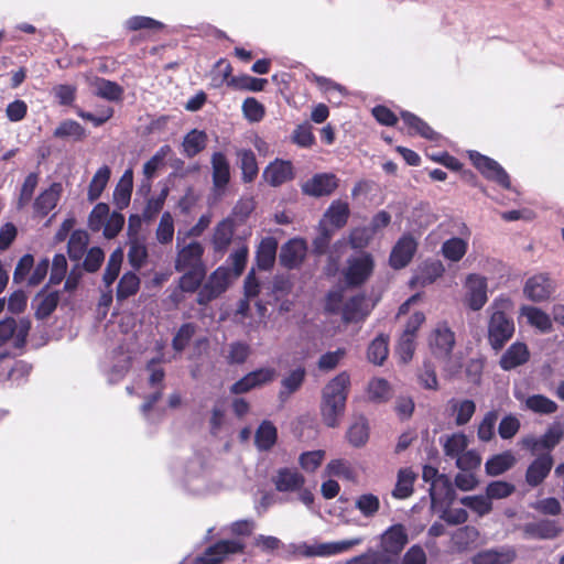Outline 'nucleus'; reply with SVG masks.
<instances>
[{
    "label": "nucleus",
    "instance_id": "nucleus-32",
    "mask_svg": "<svg viewBox=\"0 0 564 564\" xmlns=\"http://www.w3.org/2000/svg\"><path fill=\"white\" fill-rule=\"evenodd\" d=\"M236 154L239 159L242 182L252 183L259 174V166L254 152L250 149H240Z\"/></svg>",
    "mask_w": 564,
    "mask_h": 564
},
{
    "label": "nucleus",
    "instance_id": "nucleus-43",
    "mask_svg": "<svg viewBox=\"0 0 564 564\" xmlns=\"http://www.w3.org/2000/svg\"><path fill=\"white\" fill-rule=\"evenodd\" d=\"M416 475L409 468L400 469L398 480L392 491V496L397 499H406L413 494V485Z\"/></svg>",
    "mask_w": 564,
    "mask_h": 564
},
{
    "label": "nucleus",
    "instance_id": "nucleus-6",
    "mask_svg": "<svg viewBox=\"0 0 564 564\" xmlns=\"http://www.w3.org/2000/svg\"><path fill=\"white\" fill-rule=\"evenodd\" d=\"M232 276L229 267H218L199 289L196 299L197 303L199 305H207L213 300L220 296L228 289Z\"/></svg>",
    "mask_w": 564,
    "mask_h": 564
},
{
    "label": "nucleus",
    "instance_id": "nucleus-33",
    "mask_svg": "<svg viewBox=\"0 0 564 564\" xmlns=\"http://www.w3.org/2000/svg\"><path fill=\"white\" fill-rule=\"evenodd\" d=\"M521 315L527 317L528 324L535 327L541 333L546 334L552 330V321L549 314L539 307L523 305L521 307Z\"/></svg>",
    "mask_w": 564,
    "mask_h": 564
},
{
    "label": "nucleus",
    "instance_id": "nucleus-55",
    "mask_svg": "<svg viewBox=\"0 0 564 564\" xmlns=\"http://www.w3.org/2000/svg\"><path fill=\"white\" fill-rule=\"evenodd\" d=\"M369 437V426L365 419H360L355 422L349 430L347 431V440L348 442L356 446H362L366 444Z\"/></svg>",
    "mask_w": 564,
    "mask_h": 564
},
{
    "label": "nucleus",
    "instance_id": "nucleus-15",
    "mask_svg": "<svg viewBox=\"0 0 564 564\" xmlns=\"http://www.w3.org/2000/svg\"><path fill=\"white\" fill-rule=\"evenodd\" d=\"M204 247L198 241H192L177 251L175 270L183 272L189 269H206L203 261Z\"/></svg>",
    "mask_w": 564,
    "mask_h": 564
},
{
    "label": "nucleus",
    "instance_id": "nucleus-5",
    "mask_svg": "<svg viewBox=\"0 0 564 564\" xmlns=\"http://www.w3.org/2000/svg\"><path fill=\"white\" fill-rule=\"evenodd\" d=\"M467 154L471 164L485 178L497 183L506 189L511 187L509 174L496 160L475 150H469Z\"/></svg>",
    "mask_w": 564,
    "mask_h": 564
},
{
    "label": "nucleus",
    "instance_id": "nucleus-13",
    "mask_svg": "<svg viewBox=\"0 0 564 564\" xmlns=\"http://www.w3.org/2000/svg\"><path fill=\"white\" fill-rule=\"evenodd\" d=\"M416 250V240L410 234L402 235L390 252V267L394 270L405 268L412 261Z\"/></svg>",
    "mask_w": 564,
    "mask_h": 564
},
{
    "label": "nucleus",
    "instance_id": "nucleus-48",
    "mask_svg": "<svg viewBox=\"0 0 564 564\" xmlns=\"http://www.w3.org/2000/svg\"><path fill=\"white\" fill-rule=\"evenodd\" d=\"M140 289V279L134 272H126L117 285V300L123 301L134 295Z\"/></svg>",
    "mask_w": 564,
    "mask_h": 564
},
{
    "label": "nucleus",
    "instance_id": "nucleus-61",
    "mask_svg": "<svg viewBox=\"0 0 564 564\" xmlns=\"http://www.w3.org/2000/svg\"><path fill=\"white\" fill-rule=\"evenodd\" d=\"M355 507L366 518L373 517L380 509V500L373 494H364L355 502Z\"/></svg>",
    "mask_w": 564,
    "mask_h": 564
},
{
    "label": "nucleus",
    "instance_id": "nucleus-18",
    "mask_svg": "<svg viewBox=\"0 0 564 564\" xmlns=\"http://www.w3.org/2000/svg\"><path fill=\"white\" fill-rule=\"evenodd\" d=\"M433 355L438 358H448L455 346V334L446 323L438 324L430 339Z\"/></svg>",
    "mask_w": 564,
    "mask_h": 564
},
{
    "label": "nucleus",
    "instance_id": "nucleus-59",
    "mask_svg": "<svg viewBox=\"0 0 564 564\" xmlns=\"http://www.w3.org/2000/svg\"><path fill=\"white\" fill-rule=\"evenodd\" d=\"M155 236L158 241L162 245L172 242L174 236V220L170 212L162 214Z\"/></svg>",
    "mask_w": 564,
    "mask_h": 564
},
{
    "label": "nucleus",
    "instance_id": "nucleus-11",
    "mask_svg": "<svg viewBox=\"0 0 564 564\" xmlns=\"http://www.w3.org/2000/svg\"><path fill=\"white\" fill-rule=\"evenodd\" d=\"M339 186V178L334 173H316L301 185L302 193L311 197L332 195Z\"/></svg>",
    "mask_w": 564,
    "mask_h": 564
},
{
    "label": "nucleus",
    "instance_id": "nucleus-52",
    "mask_svg": "<svg viewBox=\"0 0 564 564\" xmlns=\"http://www.w3.org/2000/svg\"><path fill=\"white\" fill-rule=\"evenodd\" d=\"M467 248V241L455 237L443 242L442 253L446 259L457 262L466 254Z\"/></svg>",
    "mask_w": 564,
    "mask_h": 564
},
{
    "label": "nucleus",
    "instance_id": "nucleus-20",
    "mask_svg": "<svg viewBox=\"0 0 564 564\" xmlns=\"http://www.w3.org/2000/svg\"><path fill=\"white\" fill-rule=\"evenodd\" d=\"M466 303L473 311H479L487 302V280L478 274H469L466 279Z\"/></svg>",
    "mask_w": 564,
    "mask_h": 564
},
{
    "label": "nucleus",
    "instance_id": "nucleus-17",
    "mask_svg": "<svg viewBox=\"0 0 564 564\" xmlns=\"http://www.w3.org/2000/svg\"><path fill=\"white\" fill-rule=\"evenodd\" d=\"M263 180L272 187H278L295 177L291 161L275 159L270 162L262 173Z\"/></svg>",
    "mask_w": 564,
    "mask_h": 564
},
{
    "label": "nucleus",
    "instance_id": "nucleus-42",
    "mask_svg": "<svg viewBox=\"0 0 564 564\" xmlns=\"http://www.w3.org/2000/svg\"><path fill=\"white\" fill-rule=\"evenodd\" d=\"M53 135L56 139H73L74 141H82L86 137V131L79 122L73 119H66L58 124L54 130Z\"/></svg>",
    "mask_w": 564,
    "mask_h": 564
},
{
    "label": "nucleus",
    "instance_id": "nucleus-30",
    "mask_svg": "<svg viewBox=\"0 0 564 564\" xmlns=\"http://www.w3.org/2000/svg\"><path fill=\"white\" fill-rule=\"evenodd\" d=\"M306 378V369L303 366H299L291 370L282 380L281 389L279 391V399L286 401L292 394L297 392Z\"/></svg>",
    "mask_w": 564,
    "mask_h": 564
},
{
    "label": "nucleus",
    "instance_id": "nucleus-38",
    "mask_svg": "<svg viewBox=\"0 0 564 564\" xmlns=\"http://www.w3.org/2000/svg\"><path fill=\"white\" fill-rule=\"evenodd\" d=\"M278 432L272 422L264 420L256 431L254 444L261 451L270 449L276 442Z\"/></svg>",
    "mask_w": 564,
    "mask_h": 564
},
{
    "label": "nucleus",
    "instance_id": "nucleus-4",
    "mask_svg": "<svg viewBox=\"0 0 564 564\" xmlns=\"http://www.w3.org/2000/svg\"><path fill=\"white\" fill-rule=\"evenodd\" d=\"M409 542L408 531L402 523L390 525L380 535L381 554L386 555L389 564H397L400 554Z\"/></svg>",
    "mask_w": 564,
    "mask_h": 564
},
{
    "label": "nucleus",
    "instance_id": "nucleus-19",
    "mask_svg": "<svg viewBox=\"0 0 564 564\" xmlns=\"http://www.w3.org/2000/svg\"><path fill=\"white\" fill-rule=\"evenodd\" d=\"M525 538L535 540H553L562 533V528L555 520L541 519L528 522L522 527Z\"/></svg>",
    "mask_w": 564,
    "mask_h": 564
},
{
    "label": "nucleus",
    "instance_id": "nucleus-31",
    "mask_svg": "<svg viewBox=\"0 0 564 564\" xmlns=\"http://www.w3.org/2000/svg\"><path fill=\"white\" fill-rule=\"evenodd\" d=\"M248 254L249 247L247 245L246 238L242 236H237L236 248L227 259V262L231 264L230 270L234 278H238L243 273L248 261Z\"/></svg>",
    "mask_w": 564,
    "mask_h": 564
},
{
    "label": "nucleus",
    "instance_id": "nucleus-37",
    "mask_svg": "<svg viewBox=\"0 0 564 564\" xmlns=\"http://www.w3.org/2000/svg\"><path fill=\"white\" fill-rule=\"evenodd\" d=\"M34 302H36L34 312L35 317L41 321L45 319L56 310L59 302V293L58 291L51 293L45 292L41 296L36 295Z\"/></svg>",
    "mask_w": 564,
    "mask_h": 564
},
{
    "label": "nucleus",
    "instance_id": "nucleus-63",
    "mask_svg": "<svg viewBox=\"0 0 564 564\" xmlns=\"http://www.w3.org/2000/svg\"><path fill=\"white\" fill-rule=\"evenodd\" d=\"M37 183H39V174L37 173H30L26 175V177L24 178V182L21 186V189H20V195H19V200H18L19 208L26 206L31 202L34 191L37 186Z\"/></svg>",
    "mask_w": 564,
    "mask_h": 564
},
{
    "label": "nucleus",
    "instance_id": "nucleus-1",
    "mask_svg": "<svg viewBox=\"0 0 564 564\" xmlns=\"http://www.w3.org/2000/svg\"><path fill=\"white\" fill-rule=\"evenodd\" d=\"M350 389V376L343 371L334 377L323 389L321 412L324 423L328 427L339 425L344 415L348 392Z\"/></svg>",
    "mask_w": 564,
    "mask_h": 564
},
{
    "label": "nucleus",
    "instance_id": "nucleus-40",
    "mask_svg": "<svg viewBox=\"0 0 564 564\" xmlns=\"http://www.w3.org/2000/svg\"><path fill=\"white\" fill-rule=\"evenodd\" d=\"M444 271L445 269L441 261H426L420 268V272L412 282L423 286L432 284L437 278L442 276Z\"/></svg>",
    "mask_w": 564,
    "mask_h": 564
},
{
    "label": "nucleus",
    "instance_id": "nucleus-36",
    "mask_svg": "<svg viewBox=\"0 0 564 564\" xmlns=\"http://www.w3.org/2000/svg\"><path fill=\"white\" fill-rule=\"evenodd\" d=\"M451 410L455 415V424L463 426L469 423L476 412V403L470 399L465 400H451Z\"/></svg>",
    "mask_w": 564,
    "mask_h": 564
},
{
    "label": "nucleus",
    "instance_id": "nucleus-39",
    "mask_svg": "<svg viewBox=\"0 0 564 564\" xmlns=\"http://www.w3.org/2000/svg\"><path fill=\"white\" fill-rule=\"evenodd\" d=\"M389 355V337L378 335L369 345L367 350L368 360L373 365L381 366Z\"/></svg>",
    "mask_w": 564,
    "mask_h": 564
},
{
    "label": "nucleus",
    "instance_id": "nucleus-35",
    "mask_svg": "<svg viewBox=\"0 0 564 564\" xmlns=\"http://www.w3.org/2000/svg\"><path fill=\"white\" fill-rule=\"evenodd\" d=\"M553 460H532L525 473V481L530 487H538L549 476Z\"/></svg>",
    "mask_w": 564,
    "mask_h": 564
},
{
    "label": "nucleus",
    "instance_id": "nucleus-51",
    "mask_svg": "<svg viewBox=\"0 0 564 564\" xmlns=\"http://www.w3.org/2000/svg\"><path fill=\"white\" fill-rule=\"evenodd\" d=\"M183 272L178 282L180 289L187 293L197 291L206 276V269H189Z\"/></svg>",
    "mask_w": 564,
    "mask_h": 564
},
{
    "label": "nucleus",
    "instance_id": "nucleus-8",
    "mask_svg": "<svg viewBox=\"0 0 564 564\" xmlns=\"http://www.w3.org/2000/svg\"><path fill=\"white\" fill-rule=\"evenodd\" d=\"M236 228L237 223L232 216H227L215 225L210 237V246L215 256L223 258L231 243L236 245Z\"/></svg>",
    "mask_w": 564,
    "mask_h": 564
},
{
    "label": "nucleus",
    "instance_id": "nucleus-28",
    "mask_svg": "<svg viewBox=\"0 0 564 564\" xmlns=\"http://www.w3.org/2000/svg\"><path fill=\"white\" fill-rule=\"evenodd\" d=\"M401 119L408 128L409 135H420L424 139L434 141L438 139V133L435 132L426 121L416 115L403 110L400 112Z\"/></svg>",
    "mask_w": 564,
    "mask_h": 564
},
{
    "label": "nucleus",
    "instance_id": "nucleus-46",
    "mask_svg": "<svg viewBox=\"0 0 564 564\" xmlns=\"http://www.w3.org/2000/svg\"><path fill=\"white\" fill-rule=\"evenodd\" d=\"M148 249L138 237H131L129 241L128 261L134 270H140L147 262Z\"/></svg>",
    "mask_w": 564,
    "mask_h": 564
},
{
    "label": "nucleus",
    "instance_id": "nucleus-23",
    "mask_svg": "<svg viewBox=\"0 0 564 564\" xmlns=\"http://www.w3.org/2000/svg\"><path fill=\"white\" fill-rule=\"evenodd\" d=\"M214 188L223 192L230 182V164L225 153L214 152L210 159Z\"/></svg>",
    "mask_w": 564,
    "mask_h": 564
},
{
    "label": "nucleus",
    "instance_id": "nucleus-53",
    "mask_svg": "<svg viewBox=\"0 0 564 564\" xmlns=\"http://www.w3.org/2000/svg\"><path fill=\"white\" fill-rule=\"evenodd\" d=\"M123 259V253L120 249L115 250L107 262V267L104 272L102 281L106 285V288H110L111 284L117 280L121 263Z\"/></svg>",
    "mask_w": 564,
    "mask_h": 564
},
{
    "label": "nucleus",
    "instance_id": "nucleus-64",
    "mask_svg": "<svg viewBox=\"0 0 564 564\" xmlns=\"http://www.w3.org/2000/svg\"><path fill=\"white\" fill-rule=\"evenodd\" d=\"M346 564H389V562L378 550L368 549L365 553L349 558Z\"/></svg>",
    "mask_w": 564,
    "mask_h": 564
},
{
    "label": "nucleus",
    "instance_id": "nucleus-12",
    "mask_svg": "<svg viewBox=\"0 0 564 564\" xmlns=\"http://www.w3.org/2000/svg\"><path fill=\"white\" fill-rule=\"evenodd\" d=\"M276 376V371L274 368H259L251 372H248L246 376H243L241 379L236 381L230 387V392L232 394H243L252 389L262 387L271 381L274 380Z\"/></svg>",
    "mask_w": 564,
    "mask_h": 564
},
{
    "label": "nucleus",
    "instance_id": "nucleus-26",
    "mask_svg": "<svg viewBox=\"0 0 564 564\" xmlns=\"http://www.w3.org/2000/svg\"><path fill=\"white\" fill-rule=\"evenodd\" d=\"M468 443L469 441L464 433H454L445 437L443 443L444 453L451 458H479L473 451L465 454Z\"/></svg>",
    "mask_w": 564,
    "mask_h": 564
},
{
    "label": "nucleus",
    "instance_id": "nucleus-49",
    "mask_svg": "<svg viewBox=\"0 0 564 564\" xmlns=\"http://www.w3.org/2000/svg\"><path fill=\"white\" fill-rule=\"evenodd\" d=\"M88 235L83 230L72 232L67 242V253L72 260H79L84 256L88 246Z\"/></svg>",
    "mask_w": 564,
    "mask_h": 564
},
{
    "label": "nucleus",
    "instance_id": "nucleus-25",
    "mask_svg": "<svg viewBox=\"0 0 564 564\" xmlns=\"http://www.w3.org/2000/svg\"><path fill=\"white\" fill-rule=\"evenodd\" d=\"M275 489L280 492H293L302 489L304 476L296 469L281 468L272 479Z\"/></svg>",
    "mask_w": 564,
    "mask_h": 564
},
{
    "label": "nucleus",
    "instance_id": "nucleus-58",
    "mask_svg": "<svg viewBox=\"0 0 564 564\" xmlns=\"http://www.w3.org/2000/svg\"><path fill=\"white\" fill-rule=\"evenodd\" d=\"M334 231L324 225H319L318 235L312 241V252L316 257L327 253Z\"/></svg>",
    "mask_w": 564,
    "mask_h": 564
},
{
    "label": "nucleus",
    "instance_id": "nucleus-27",
    "mask_svg": "<svg viewBox=\"0 0 564 564\" xmlns=\"http://www.w3.org/2000/svg\"><path fill=\"white\" fill-rule=\"evenodd\" d=\"M481 460H456L460 471L455 476V485L458 489L473 490L478 485L474 470L480 468Z\"/></svg>",
    "mask_w": 564,
    "mask_h": 564
},
{
    "label": "nucleus",
    "instance_id": "nucleus-3",
    "mask_svg": "<svg viewBox=\"0 0 564 564\" xmlns=\"http://www.w3.org/2000/svg\"><path fill=\"white\" fill-rule=\"evenodd\" d=\"M375 267V258L368 251L350 256L343 270L346 285L351 289L360 288L372 276Z\"/></svg>",
    "mask_w": 564,
    "mask_h": 564
},
{
    "label": "nucleus",
    "instance_id": "nucleus-62",
    "mask_svg": "<svg viewBox=\"0 0 564 564\" xmlns=\"http://www.w3.org/2000/svg\"><path fill=\"white\" fill-rule=\"evenodd\" d=\"M109 217V206L105 203H98L89 214L88 227L91 231L98 232L106 224Z\"/></svg>",
    "mask_w": 564,
    "mask_h": 564
},
{
    "label": "nucleus",
    "instance_id": "nucleus-2",
    "mask_svg": "<svg viewBox=\"0 0 564 564\" xmlns=\"http://www.w3.org/2000/svg\"><path fill=\"white\" fill-rule=\"evenodd\" d=\"M510 305L509 300L499 299L495 300L489 307L491 314L488 322V343L496 351L505 347L516 330L512 317L505 312Z\"/></svg>",
    "mask_w": 564,
    "mask_h": 564
},
{
    "label": "nucleus",
    "instance_id": "nucleus-54",
    "mask_svg": "<svg viewBox=\"0 0 564 564\" xmlns=\"http://www.w3.org/2000/svg\"><path fill=\"white\" fill-rule=\"evenodd\" d=\"M368 395L375 402H386L391 397V387L386 379L375 378L368 384Z\"/></svg>",
    "mask_w": 564,
    "mask_h": 564
},
{
    "label": "nucleus",
    "instance_id": "nucleus-10",
    "mask_svg": "<svg viewBox=\"0 0 564 564\" xmlns=\"http://www.w3.org/2000/svg\"><path fill=\"white\" fill-rule=\"evenodd\" d=\"M360 543L361 539L316 544L302 543L297 546L296 553L303 557H327L344 553Z\"/></svg>",
    "mask_w": 564,
    "mask_h": 564
},
{
    "label": "nucleus",
    "instance_id": "nucleus-47",
    "mask_svg": "<svg viewBox=\"0 0 564 564\" xmlns=\"http://www.w3.org/2000/svg\"><path fill=\"white\" fill-rule=\"evenodd\" d=\"M67 271V260L64 254L56 253L53 257L52 270L48 279V283L37 293V296H41L43 293L47 292L50 285L59 284L66 275Z\"/></svg>",
    "mask_w": 564,
    "mask_h": 564
},
{
    "label": "nucleus",
    "instance_id": "nucleus-24",
    "mask_svg": "<svg viewBox=\"0 0 564 564\" xmlns=\"http://www.w3.org/2000/svg\"><path fill=\"white\" fill-rule=\"evenodd\" d=\"M530 359V350L527 344L516 341L511 344L502 354L499 366L505 371H510L519 366L527 364Z\"/></svg>",
    "mask_w": 564,
    "mask_h": 564
},
{
    "label": "nucleus",
    "instance_id": "nucleus-44",
    "mask_svg": "<svg viewBox=\"0 0 564 564\" xmlns=\"http://www.w3.org/2000/svg\"><path fill=\"white\" fill-rule=\"evenodd\" d=\"M110 175L111 171L108 165H102L97 170L88 186V199L90 202H95L101 196Z\"/></svg>",
    "mask_w": 564,
    "mask_h": 564
},
{
    "label": "nucleus",
    "instance_id": "nucleus-9",
    "mask_svg": "<svg viewBox=\"0 0 564 564\" xmlns=\"http://www.w3.org/2000/svg\"><path fill=\"white\" fill-rule=\"evenodd\" d=\"M245 544L238 540H220L208 546L192 564H220L228 555L242 553Z\"/></svg>",
    "mask_w": 564,
    "mask_h": 564
},
{
    "label": "nucleus",
    "instance_id": "nucleus-21",
    "mask_svg": "<svg viewBox=\"0 0 564 564\" xmlns=\"http://www.w3.org/2000/svg\"><path fill=\"white\" fill-rule=\"evenodd\" d=\"M523 292L533 302L547 300L554 292V286L547 274H535L527 280Z\"/></svg>",
    "mask_w": 564,
    "mask_h": 564
},
{
    "label": "nucleus",
    "instance_id": "nucleus-60",
    "mask_svg": "<svg viewBox=\"0 0 564 564\" xmlns=\"http://www.w3.org/2000/svg\"><path fill=\"white\" fill-rule=\"evenodd\" d=\"M196 332L194 323H184L172 339V347L175 351H183L189 344L192 337Z\"/></svg>",
    "mask_w": 564,
    "mask_h": 564
},
{
    "label": "nucleus",
    "instance_id": "nucleus-57",
    "mask_svg": "<svg viewBox=\"0 0 564 564\" xmlns=\"http://www.w3.org/2000/svg\"><path fill=\"white\" fill-rule=\"evenodd\" d=\"M499 413L496 410L488 411L478 425L477 436L480 441L488 442L495 435V426L498 421Z\"/></svg>",
    "mask_w": 564,
    "mask_h": 564
},
{
    "label": "nucleus",
    "instance_id": "nucleus-22",
    "mask_svg": "<svg viewBox=\"0 0 564 564\" xmlns=\"http://www.w3.org/2000/svg\"><path fill=\"white\" fill-rule=\"evenodd\" d=\"M63 193V186L54 182L48 188L40 193L33 203L34 214L41 218L46 217L57 205Z\"/></svg>",
    "mask_w": 564,
    "mask_h": 564
},
{
    "label": "nucleus",
    "instance_id": "nucleus-50",
    "mask_svg": "<svg viewBox=\"0 0 564 564\" xmlns=\"http://www.w3.org/2000/svg\"><path fill=\"white\" fill-rule=\"evenodd\" d=\"M268 85V79L239 75L230 79V88L235 90L262 91Z\"/></svg>",
    "mask_w": 564,
    "mask_h": 564
},
{
    "label": "nucleus",
    "instance_id": "nucleus-41",
    "mask_svg": "<svg viewBox=\"0 0 564 564\" xmlns=\"http://www.w3.org/2000/svg\"><path fill=\"white\" fill-rule=\"evenodd\" d=\"M206 142L207 134L204 131L193 129L184 137L182 143L184 154L187 158H194L205 149Z\"/></svg>",
    "mask_w": 564,
    "mask_h": 564
},
{
    "label": "nucleus",
    "instance_id": "nucleus-56",
    "mask_svg": "<svg viewBox=\"0 0 564 564\" xmlns=\"http://www.w3.org/2000/svg\"><path fill=\"white\" fill-rule=\"evenodd\" d=\"M460 502L477 513L479 517L488 514L492 510V502L488 496H466L460 499Z\"/></svg>",
    "mask_w": 564,
    "mask_h": 564
},
{
    "label": "nucleus",
    "instance_id": "nucleus-7",
    "mask_svg": "<svg viewBox=\"0 0 564 564\" xmlns=\"http://www.w3.org/2000/svg\"><path fill=\"white\" fill-rule=\"evenodd\" d=\"M564 431L560 423L551 424L540 437L528 436L523 438V446L539 458H552L550 453L563 438Z\"/></svg>",
    "mask_w": 564,
    "mask_h": 564
},
{
    "label": "nucleus",
    "instance_id": "nucleus-16",
    "mask_svg": "<svg viewBox=\"0 0 564 564\" xmlns=\"http://www.w3.org/2000/svg\"><path fill=\"white\" fill-rule=\"evenodd\" d=\"M422 478L430 486V497L433 502H438L446 499L452 492V485L449 479L438 473L437 467L425 465L423 467Z\"/></svg>",
    "mask_w": 564,
    "mask_h": 564
},
{
    "label": "nucleus",
    "instance_id": "nucleus-14",
    "mask_svg": "<svg viewBox=\"0 0 564 564\" xmlns=\"http://www.w3.org/2000/svg\"><path fill=\"white\" fill-rule=\"evenodd\" d=\"M306 253V241L303 238H292L281 247L279 254L280 264L288 270L297 269L304 262Z\"/></svg>",
    "mask_w": 564,
    "mask_h": 564
},
{
    "label": "nucleus",
    "instance_id": "nucleus-29",
    "mask_svg": "<svg viewBox=\"0 0 564 564\" xmlns=\"http://www.w3.org/2000/svg\"><path fill=\"white\" fill-rule=\"evenodd\" d=\"M278 241L273 237H265L261 240L257 252L256 263L259 270L268 271L274 265L276 259Z\"/></svg>",
    "mask_w": 564,
    "mask_h": 564
},
{
    "label": "nucleus",
    "instance_id": "nucleus-45",
    "mask_svg": "<svg viewBox=\"0 0 564 564\" xmlns=\"http://www.w3.org/2000/svg\"><path fill=\"white\" fill-rule=\"evenodd\" d=\"M525 408L534 413L549 415L558 410V405L552 399L543 394H533L527 398Z\"/></svg>",
    "mask_w": 564,
    "mask_h": 564
},
{
    "label": "nucleus",
    "instance_id": "nucleus-34",
    "mask_svg": "<svg viewBox=\"0 0 564 564\" xmlns=\"http://www.w3.org/2000/svg\"><path fill=\"white\" fill-rule=\"evenodd\" d=\"M349 216V204L341 199L333 200L324 214V217L327 218L329 224L336 229L345 227L348 223Z\"/></svg>",
    "mask_w": 564,
    "mask_h": 564
}]
</instances>
